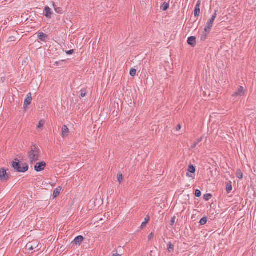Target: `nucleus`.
Masks as SVG:
<instances>
[{
    "label": "nucleus",
    "instance_id": "1",
    "mask_svg": "<svg viewBox=\"0 0 256 256\" xmlns=\"http://www.w3.org/2000/svg\"><path fill=\"white\" fill-rule=\"evenodd\" d=\"M28 158L31 164L39 160L40 157V150L36 144L31 146L28 152Z\"/></svg>",
    "mask_w": 256,
    "mask_h": 256
},
{
    "label": "nucleus",
    "instance_id": "2",
    "mask_svg": "<svg viewBox=\"0 0 256 256\" xmlns=\"http://www.w3.org/2000/svg\"><path fill=\"white\" fill-rule=\"evenodd\" d=\"M12 166L14 170L20 172H24L28 169L27 164L20 162L18 159H15V161L12 162Z\"/></svg>",
    "mask_w": 256,
    "mask_h": 256
},
{
    "label": "nucleus",
    "instance_id": "3",
    "mask_svg": "<svg viewBox=\"0 0 256 256\" xmlns=\"http://www.w3.org/2000/svg\"><path fill=\"white\" fill-rule=\"evenodd\" d=\"M216 12H217V10H215L214 14L212 16L206 25L205 26V28L204 30L206 32H210L211 30V28H212V26H213L214 22L216 17V16H217Z\"/></svg>",
    "mask_w": 256,
    "mask_h": 256
},
{
    "label": "nucleus",
    "instance_id": "4",
    "mask_svg": "<svg viewBox=\"0 0 256 256\" xmlns=\"http://www.w3.org/2000/svg\"><path fill=\"white\" fill-rule=\"evenodd\" d=\"M46 166V164L44 162L36 163L34 166V170L38 172H41L44 169Z\"/></svg>",
    "mask_w": 256,
    "mask_h": 256
},
{
    "label": "nucleus",
    "instance_id": "5",
    "mask_svg": "<svg viewBox=\"0 0 256 256\" xmlns=\"http://www.w3.org/2000/svg\"><path fill=\"white\" fill-rule=\"evenodd\" d=\"M32 101V94L30 92L27 94L26 98L25 99L24 102V108L25 110H26L27 106L31 104Z\"/></svg>",
    "mask_w": 256,
    "mask_h": 256
},
{
    "label": "nucleus",
    "instance_id": "6",
    "mask_svg": "<svg viewBox=\"0 0 256 256\" xmlns=\"http://www.w3.org/2000/svg\"><path fill=\"white\" fill-rule=\"evenodd\" d=\"M245 94V90L242 86L238 87V90L232 95V96H242Z\"/></svg>",
    "mask_w": 256,
    "mask_h": 256
},
{
    "label": "nucleus",
    "instance_id": "7",
    "mask_svg": "<svg viewBox=\"0 0 256 256\" xmlns=\"http://www.w3.org/2000/svg\"><path fill=\"white\" fill-rule=\"evenodd\" d=\"M8 178V176L6 174V171L5 169L2 168L0 169V179L2 180H7Z\"/></svg>",
    "mask_w": 256,
    "mask_h": 256
},
{
    "label": "nucleus",
    "instance_id": "8",
    "mask_svg": "<svg viewBox=\"0 0 256 256\" xmlns=\"http://www.w3.org/2000/svg\"><path fill=\"white\" fill-rule=\"evenodd\" d=\"M38 246L36 242H30L27 244L26 248L28 250H32L36 248Z\"/></svg>",
    "mask_w": 256,
    "mask_h": 256
},
{
    "label": "nucleus",
    "instance_id": "9",
    "mask_svg": "<svg viewBox=\"0 0 256 256\" xmlns=\"http://www.w3.org/2000/svg\"><path fill=\"white\" fill-rule=\"evenodd\" d=\"M188 172L186 174L187 176H188L189 178H193L192 174H190L189 172H190L192 174L196 172L195 167L192 164L188 166Z\"/></svg>",
    "mask_w": 256,
    "mask_h": 256
},
{
    "label": "nucleus",
    "instance_id": "10",
    "mask_svg": "<svg viewBox=\"0 0 256 256\" xmlns=\"http://www.w3.org/2000/svg\"><path fill=\"white\" fill-rule=\"evenodd\" d=\"M188 44L194 47L196 45V38L193 36H192L188 38Z\"/></svg>",
    "mask_w": 256,
    "mask_h": 256
},
{
    "label": "nucleus",
    "instance_id": "11",
    "mask_svg": "<svg viewBox=\"0 0 256 256\" xmlns=\"http://www.w3.org/2000/svg\"><path fill=\"white\" fill-rule=\"evenodd\" d=\"M62 138H65L66 136H68V134L69 132V130L66 125H64L62 126Z\"/></svg>",
    "mask_w": 256,
    "mask_h": 256
},
{
    "label": "nucleus",
    "instance_id": "12",
    "mask_svg": "<svg viewBox=\"0 0 256 256\" xmlns=\"http://www.w3.org/2000/svg\"><path fill=\"white\" fill-rule=\"evenodd\" d=\"M200 2L198 0L195 7L194 16L196 17L199 16L200 14Z\"/></svg>",
    "mask_w": 256,
    "mask_h": 256
},
{
    "label": "nucleus",
    "instance_id": "13",
    "mask_svg": "<svg viewBox=\"0 0 256 256\" xmlns=\"http://www.w3.org/2000/svg\"><path fill=\"white\" fill-rule=\"evenodd\" d=\"M84 240V238L82 236H78L74 238V240L73 241V242L76 244H80Z\"/></svg>",
    "mask_w": 256,
    "mask_h": 256
},
{
    "label": "nucleus",
    "instance_id": "14",
    "mask_svg": "<svg viewBox=\"0 0 256 256\" xmlns=\"http://www.w3.org/2000/svg\"><path fill=\"white\" fill-rule=\"evenodd\" d=\"M44 11L46 12V16L48 18H50L52 14L50 8L49 7L46 6L44 8Z\"/></svg>",
    "mask_w": 256,
    "mask_h": 256
},
{
    "label": "nucleus",
    "instance_id": "15",
    "mask_svg": "<svg viewBox=\"0 0 256 256\" xmlns=\"http://www.w3.org/2000/svg\"><path fill=\"white\" fill-rule=\"evenodd\" d=\"M47 37H48V36L43 32L38 33V38L42 41H43V42L46 41V40L47 38Z\"/></svg>",
    "mask_w": 256,
    "mask_h": 256
},
{
    "label": "nucleus",
    "instance_id": "16",
    "mask_svg": "<svg viewBox=\"0 0 256 256\" xmlns=\"http://www.w3.org/2000/svg\"><path fill=\"white\" fill-rule=\"evenodd\" d=\"M61 190H62V188L60 186H58V188H56L54 190V192H53V196L54 198H56L60 194V192L61 191Z\"/></svg>",
    "mask_w": 256,
    "mask_h": 256
},
{
    "label": "nucleus",
    "instance_id": "17",
    "mask_svg": "<svg viewBox=\"0 0 256 256\" xmlns=\"http://www.w3.org/2000/svg\"><path fill=\"white\" fill-rule=\"evenodd\" d=\"M202 139H203L202 137H200V138H198L196 140V142H195L194 143V144L192 146L191 148H195L197 144L202 141Z\"/></svg>",
    "mask_w": 256,
    "mask_h": 256
},
{
    "label": "nucleus",
    "instance_id": "18",
    "mask_svg": "<svg viewBox=\"0 0 256 256\" xmlns=\"http://www.w3.org/2000/svg\"><path fill=\"white\" fill-rule=\"evenodd\" d=\"M169 7V4L168 3L164 2L163 3L161 6V9L162 10L164 11L166 10Z\"/></svg>",
    "mask_w": 256,
    "mask_h": 256
},
{
    "label": "nucleus",
    "instance_id": "19",
    "mask_svg": "<svg viewBox=\"0 0 256 256\" xmlns=\"http://www.w3.org/2000/svg\"><path fill=\"white\" fill-rule=\"evenodd\" d=\"M168 250L170 252H172L174 250V246L170 242L168 244Z\"/></svg>",
    "mask_w": 256,
    "mask_h": 256
},
{
    "label": "nucleus",
    "instance_id": "20",
    "mask_svg": "<svg viewBox=\"0 0 256 256\" xmlns=\"http://www.w3.org/2000/svg\"><path fill=\"white\" fill-rule=\"evenodd\" d=\"M236 174L237 178H238L239 179H242V178H243V174H242L241 170H236Z\"/></svg>",
    "mask_w": 256,
    "mask_h": 256
},
{
    "label": "nucleus",
    "instance_id": "21",
    "mask_svg": "<svg viewBox=\"0 0 256 256\" xmlns=\"http://www.w3.org/2000/svg\"><path fill=\"white\" fill-rule=\"evenodd\" d=\"M53 6L56 13L61 14L62 13V8H61L56 7L55 4H53Z\"/></svg>",
    "mask_w": 256,
    "mask_h": 256
},
{
    "label": "nucleus",
    "instance_id": "22",
    "mask_svg": "<svg viewBox=\"0 0 256 256\" xmlns=\"http://www.w3.org/2000/svg\"><path fill=\"white\" fill-rule=\"evenodd\" d=\"M44 124H45V121L44 120H40L37 126L38 128L39 129L42 128L44 126Z\"/></svg>",
    "mask_w": 256,
    "mask_h": 256
},
{
    "label": "nucleus",
    "instance_id": "23",
    "mask_svg": "<svg viewBox=\"0 0 256 256\" xmlns=\"http://www.w3.org/2000/svg\"><path fill=\"white\" fill-rule=\"evenodd\" d=\"M212 198V195L210 194H206L204 196V198L208 201Z\"/></svg>",
    "mask_w": 256,
    "mask_h": 256
},
{
    "label": "nucleus",
    "instance_id": "24",
    "mask_svg": "<svg viewBox=\"0 0 256 256\" xmlns=\"http://www.w3.org/2000/svg\"><path fill=\"white\" fill-rule=\"evenodd\" d=\"M207 33L205 31L204 32L203 34L200 36V40L202 41L206 40L207 37Z\"/></svg>",
    "mask_w": 256,
    "mask_h": 256
},
{
    "label": "nucleus",
    "instance_id": "25",
    "mask_svg": "<svg viewBox=\"0 0 256 256\" xmlns=\"http://www.w3.org/2000/svg\"><path fill=\"white\" fill-rule=\"evenodd\" d=\"M136 70L132 68L130 70V74L132 76H134L136 75Z\"/></svg>",
    "mask_w": 256,
    "mask_h": 256
},
{
    "label": "nucleus",
    "instance_id": "26",
    "mask_svg": "<svg viewBox=\"0 0 256 256\" xmlns=\"http://www.w3.org/2000/svg\"><path fill=\"white\" fill-rule=\"evenodd\" d=\"M206 222H207L206 218H203L200 220V224L201 225H204L206 223Z\"/></svg>",
    "mask_w": 256,
    "mask_h": 256
},
{
    "label": "nucleus",
    "instance_id": "27",
    "mask_svg": "<svg viewBox=\"0 0 256 256\" xmlns=\"http://www.w3.org/2000/svg\"><path fill=\"white\" fill-rule=\"evenodd\" d=\"M118 180L120 183H121L122 179H123V176L122 174H118L117 176Z\"/></svg>",
    "mask_w": 256,
    "mask_h": 256
},
{
    "label": "nucleus",
    "instance_id": "28",
    "mask_svg": "<svg viewBox=\"0 0 256 256\" xmlns=\"http://www.w3.org/2000/svg\"><path fill=\"white\" fill-rule=\"evenodd\" d=\"M86 90L85 89H83L80 90V96L82 98L86 96Z\"/></svg>",
    "mask_w": 256,
    "mask_h": 256
},
{
    "label": "nucleus",
    "instance_id": "29",
    "mask_svg": "<svg viewBox=\"0 0 256 256\" xmlns=\"http://www.w3.org/2000/svg\"><path fill=\"white\" fill-rule=\"evenodd\" d=\"M232 186L230 184H227V186H226V191L228 192V193H230L231 190H232Z\"/></svg>",
    "mask_w": 256,
    "mask_h": 256
},
{
    "label": "nucleus",
    "instance_id": "30",
    "mask_svg": "<svg viewBox=\"0 0 256 256\" xmlns=\"http://www.w3.org/2000/svg\"><path fill=\"white\" fill-rule=\"evenodd\" d=\"M202 194V193H201V192L198 190H196L195 191V196H196V197H200Z\"/></svg>",
    "mask_w": 256,
    "mask_h": 256
},
{
    "label": "nucleus",
    "instance_id": "31",
    "mask_svg": "<svg viewBox=\"0 0 256 256\" xmlns=\"http://www.w3.org/2000/svg\"><path fill=\"white\" fill-rule=\"evenodd\" d=\"M154 236V234L153 232L150 233L148 236V240H151Z\"/></svg>",
    "mask_w": 256,
    "mask_h": 256
},
{
    "label": "nucleus",
    "instance_id": "32",
    "mask_svg": "<svg viewBox=\"0 0 256 256\" xmlns=\"http://www.w3.org/2000/svg\"><path fill=\"white\" fill-rule=\"evenodd\" d=\"M175 223V217L172 218L170 220V225L174 226Z\"/></svg>",
    "mask_w": 256,
    "mask_h": 256
},
{
    "label": "nucleus",
    "instance_id": "33",
    "mask_svg": "<svg viewBox=\"0 0 256 256\" xmlns=\"http://www.w3.org/2000/svg\"><path fill=\"white\" fill-rule=\"evenodd\" d=\"M74 50H71L66 52V54H72L74 53Z\"/></svg>",
    "mask_w": 256,
    "mask_h": 256
},
{
    "label": "nucleus",
    "instance_id": "34",
    "mask_svg": "<svg viewBox=\"0 0 256 256\" xmlns=\"http://www.w3.org/2000/svg\"><path fill=\"white\" fill-rule=\"evenodd\" d=\"M150 218L148 216H147L144 218V222L148 223L150 220Z\"/></svg>",
    "mask_w": 256,
    "mask_h": 256
},
{
    "label": "nucleus",
    "instance_id": "35",
    "mask_svg": "<svg viewBox=\"0 0 256 256\" xmlns=\"http://www.w3.org/2000/svg\"><path fill=\"white\" fill-rule=\"evenodd\" d=\"M146 224H147V223H146V222H143L142 224H141L140 228H144V227H145V226H146Z\"/></svg>",
    "mask_w": 256,
    "mask_h": 256
},
{
    "label": "nucleus",
    "instance_id": "36",
    "mask_svg": "<svg viewBox=\"0 0 256 256\" xmlns=\"http://www.w3.org/2000/svg\"><path fill=\"white\" fill-rule=\"evenodd\" d=\"M181 128H182L180 124H178V126L176 127V130H179L181 129Z\"/></svg>",
    "mask_w": 256,
    "mask_h": 256
},
{
    "label": "nucleus",
    "instance_id": "37",
    "mask_svg": "<svg viewBox=\"0 0 256 256\" xmlns=\"http://www.w3.org/2000/svg\"><path fill=\"white\" fill-rule=\"evenodd\" d=\"M112 256H120L119 254L116 253V254H113Z\"/></svg>",
    "mask_w": 256,
    "mask_h": 256
},
{
    "label": "nucleus",
    "instance_id": "38",
    "mask_svg": "<svg viewBox=\"0 0 256 256\" xmlns=\"http://www.w3.org/2000/svg\"><path fill=\"white\" fill-rule=\"evenodd\" d=\"M58 62H55L54 65H58Z\"/></svg>",
    "mask_w": 256,
    "mask_h": 256
}]
</instances>
